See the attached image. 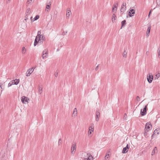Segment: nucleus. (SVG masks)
Masks as SVG:
<instances>
[{"label": "nucleus", "mask_w": 160, "mask_h": 160, "mask_svg": "<svg viewBox=\"0 0 160 160\" xmlns=\"http://www.w3.org/2000/svg\"><path fill=\"white\" fill-rule=\"evenodd\" d=\"M38 37L37 36H36V38H35V40L34 41V46H36L38 43L39 42V41H38Z\"/></svg>", "instance_id": "4468645a"}, {"label": "nucleus", "mask_w": 160, "mask_h": 160, "mask_svg": "<svg viewBox=\"0 0 160 160\" xmlns=\"http://www.w3.org/2000/svg\"><path fill=\"white\" fill-rule=\"evenodd\" d=\"M0 86L2 89L4 88V85L3 83H0Z\"/></svg>", "instance_id": "473e14b6"}, {"label": "nucleus", "mask_w": 160, "mask_h": 160, "mask_svg": "<svg viewBox=\"0 0 160 160\" xmlns=\"http://www.w3.org/2000/svg\"><path fill=\"white\" fill-rule=\"evenodd\" d=\"M135 10L133 9H132L130 10L129 12L128 15L130 17L133 16L135 13Z\"/></svg>", "instance_id": "1a4fd4ad"}, {"label": "nucleus", "mask_w": 160, "mask_h": 160, "mask_svg": "<svg viewBox=\"0 0 160 160\" xmlns=\"http://www.w3.org/2000/svg\"><path fill=\"white\" fill-rule=\"evenodd\" d=\"M30 69H32V70H33V72L34 70V69H35V68H30Z\"/></svg>", "instance_id": "4d7b16f0"}, {"label": "nucleus", "mask_w": 160, "mask_h": 160, "mask_svg": "<svg viewBox=\"0 0 160 160\" xmlns=\"http://www.w3.org/2000/svg\"><path fill=\"white\" fill-rule=\"evenodd\" d=\"M38 92L39 93L41 94L42 92V88L39 87L38 88Z\"/></svg>", "instance_id": "5701e85b"}, {"label": "nucleus", "mask_w": 160, "mask_h": 160, "mask_svg": "<svg viewBox=\"0 0 160 160\" xmlns=\"http://www.w3.org/2000/svg\"><path fill=\"white\" fill-rule=\"evenodd\" d=\"M148 105L145 106L143 108V110L141 109V110L140 114L141 115L143 116L145 115L147 113V108Z\"/></svg>", "instance_id": "20e7f679"}, {"label": "nucleus", "mask_w": 160, "mask_h": 160, "mask_svg": "<svg viewBox=\"0 0 160 160\" xmlns=\"http://www.w3.org/2000/svg\"><path fill=\"white\" fill-rule=\"evenodd\" d=\"M160 132V130L159 128L156 129L153 132V133L152 136V139L153 138L157 136V135L159 134V132Z\"/></svg>", "instance_id": "f257e3e1"}, {"label": "nucleus", "mask_w": 160, "mask_h": 160, "mask_svg": "<svg viewBox=\"0 0 160 160\" xmlns=\"http://www.w3.org/2000/svg\"><path fill=\"white\" fill-rule=\"evenodd\" d=\"M59 49H57V51H59Z\"/></svg>", "instance_id": "052dcab7"}, {"label": "nucleus", "mask_w": 160, "mask_h": 160, "mask_svg": "<svg viewBox=\"0 0 160 160\" xmlns=\"http://www.w3.org/2000/svg\"><path fill=\"white\" fill-rule=\"evenodd\" d=\"M77 109L76 108H75L73 110L72 115L74 116L77 115Z\"/></svg>", "instance_id": "6ab92c4d"}, {"label": "nucleus", "mask_w": 160, "mask_h": 160, "mask_svg": "<svg viewBox=\"0 0 160 160\" xmlns=\"http://www.w3.org/2000/svg\"><path fill=\"white\" fill-rule=\"evenodd\" d=\"M31 13L30 9V8H28L27 9L26 11V14L27 15H29Z\"/></svg>", "instance_id": "4be33fe9"}, {"label": "nucleus", "mask_w": 160, "mask_h": 160, "mask_svg": "<svg viewBox=\"0 0 160 160\" xmlns=\"http://www.w3.org/2000/svg\"><path fill=\"white\" fill-rule=\"evenodd\" d=\"M28 15L26 14V16H25V21H26L27 19H28Z\"/></svg>", "instance_id": "ea45409f"}, {"label": "nucleus", "mask_w": 160, "mask_h": 160, "mask_svg": "<svg viewBox=\"0 0 160 160\" xmlns=\"http://www.w3.org/2000/svg\"><path fill=\"white\" fill-rule=\"evenodd\" d=\"M153 150H157V148L156 147H155Z\"/></svg>", "instance_id": "5fc2aeb1"}, {"label": "nucleus", "mask_w": 160, "mask_h": 160, "mask_svg": "<svg viewBox=\"0 0 160 160\" xmlns=\"http://www.w3.org/2000/svg\"><path fill=\"white\" fill-rule=\"evenodd\" d=\"M153 77L152 75H151L150 74L147 76V80L149 83H151L152 82Z\"/></svg>", "instance_id": "423d86ee"}, {"label": "nucleus", "mask_w": 160, "mask_h": 160, "mask_svg": "<svg viewBox=\"0 0 160 160\" xmlns=\"http://www.w3.org/2000/svg\"><path fill=\"white\" fill-rule=\"evenodd\" d=\"M51 4H49L47 5L46 6V8L48 9H49L50 8Z\"/></svg>", "instance_id": "c9c22d12"}, {"label": "nucleus", "mask_w": 160, "mask_h": 160, "mask_svg": "<svg viewBox=\"0 0 160 160\" xmlns=\"http://www.w3.org/2000/svg\"><path fill=\"white\" fill-rule=\"evenodd\" d=\"M110 155V151H109L107 152L106 155L105 157V158L104 159V160H107V159H109Z\"/></svg>", "instance_id": "9b49d317"}, {"label": "nucleus", "mask_w": 160, "mask_h": 160, "mask_svg": "<svg viewBox=\"0 0 160 160\" xmlns=\"http://www.w3.org/2000/svg\"><path fill=\"white\" fill-rule=\"evenodd\" d=\"M92 131H89L88 132V133L89 134H91L92 133Z\"/></svg>", "instance_id": "864d4df0"}, {"label": "nucleus", "mask_w": 160, "mask_h": 160, "mask_svg": "<svg viewBox=\"0 0 160 160\" xmlns=\"http://www.w3.org/2000/svg\"><path fill=\"white\" fill-rule=\"evenodd\" d=\"M71 14V12L70 10L67 9L66 13V17H69L70 15Z\"/></svg>", "instance_id": "f3484780"}, {"label": "nucleus", "mask_w": 160, "mask_h": 160, "mask_svg": "<svg viewBox=\"0 0 160 160\" xmlns=\"http://www.w3.org/2000/svg\"><path fill=\"white\" fill-rule=\"evenodd\" d=\"M84 157V160H92L93 157L90 153H87Z\"/></svg>", "instance_id": "f03ea898"}, {"label": "nucleus", "mask_w": 160, "mask_h": 160, "mask_svg": "<svg viewBox=\"0 0 160 160\" xmlns=\"http://www.w3.org/2000/svg\"><path fill=\"white\" fill-rule=\"evenodd\" d=\"M151 12V10L150 11V12H149V14H148V15L149 17V15H150V14Z\"/></svg>", "instance_id": "bf43d9fd"}, {"label": "nucleus", "mask_w": 160, "mask_h": 160, "mask_svg": "<svg viewBox=\"0 0 160 160\" xmlns=\"http://www.w3.org/2000/svg\"><path fill=\"white\" fill-rule=\"evenodd\" d=\"M39 18V16L38 15H37L35 17V18H33L34 20H33L32 22L34 21L35 20H36L38 19Z\"/></svg>", "instance_id": "a878e982"}, {"label": "nucleus", "mask_w": 160, "mask_h": 160, "mask_svg": "<svg viewBox=\"0 0 160 160\" xmlns=\"http://www.w3.org/2000/svg\"><path fill=\"white\" fill-rule=\"evenodd\" d=\"M127 48H124L123 52L122 55L124 58H126L127 56V52H126Z\"/></svg>", "instance_id": "dca6fc26"}, {"label": "nucleus", "mask_w": 160, "mask_h": 160, "mask_svg": "<svg viewBox=\"0 0 160 160\" xmlns=\"http://www.w3.org/2000/svg\"><path fill=\"white\" fill-rule=\"evenodd\" d=\"M89 131H91L92 132L94 130V126L93 125H92L91 127L89 128Z\"/></svg>", "instance_id": "393cba45"}, {"label": "nucleus", "mask_w": 160, "mask_h": 160, "mask_svg": "<svg viewBox=\"0 0 160 160\" xmlns=\"http://www.w3.org/2000/svg\"><path fill=\"white\" fill-rule=\"evenodd\" d=\"M150 30H151V25H149L148 26L147 30V32H146V36L147 37H148V36L149 35Z\"/></svg>", "instance_id": "9d476101"}, {"label": "nucleus", "mask_w": 160, "mask_h": 160, "mask_svg": "<svg viewBox=\"0 0 160 160\" xmlns=\"http://www.w3.org/2000/svg\"><path fill=\"white\" fill-rule=\"evenodd\" d=\"M129 146L128 144H127L126 147L123 148L122 150H127V149L129 148Z\"/></svg>", "instance_id": "c85d7f7f"}, {"label": "nucleus", "mask_w": 160, "mask_h": 160, "mask_svg": "<svg viewBox=\"0 0 160 160\" xmlns=\"http://www.w3.org/2000/svg\"><path fill=\"white\" fill-rule=\"evenodd\" d=\"M62 139L61 138L59 139L58 140V145L59 146V145H61L62 144Z\"/></svg>", "instance_id": "7c9ffc66"}, {"label": "nucleus", "mask_w": 160, "mask_h": 160, "mask_svg": "<svg viewBox=\"0 0 160 160\" xmlns=\"http://www.w3.org/2000/svg\"><path fill=\"white\" fill-rule=\"evenodd\" d=\"M147 135H148V133H147V132H145V133H144V136L145 137H146L147 136Z\"/></svg>", "instance_id": "79ce46f5"}, {"label": "nucleus", "mask_w": 160, "mask_h": 160, "mask_svg": "<svg viewBox=\"0 0 160 160\" xmlns=\"http://www.w3.org/2000/svg\"><path fill=\"white\" fill-rule=\"evenodd\" d=\"M157 6L160 7V0H157Z\"/></svg>", "instance_id": "cd10ccee"}, {"label": "nucleus", "mask_w": 160, "mask_h": 160, "mask_svg": "<svg viewBox=\"0 0 160 160\" xmlns=\"http://www.w3.org/2000/svg\"><path fill=\"white\" fill-rule=\"evenodd\" d=\"M116 17L115 15L114 14H113L112 15V21L113 22H114L113 19H114V20L115 21V20L116 19L115 18Z\"/></svg>", "instance_id": "bb28decb"}, {"label": "nucleus", "mask_w": 160, "mask_h": 160, "mask_svg": "<svg viewBox=\"0 0 160 160\" xmlns=\"http://www.w3.org/2000/svg\"><path fill=\"white\" fill-rule=\"evenodd\" d=\"M29 100V98L25 96H23L21 98V101L22 103H26L25 102H27L28 103V101Z\"/></svg>", "instance_id": "7ed1b4c3"}, {"label": "nucleus", "mask_w": 160, "mask_h": 160, "mask_svg": "<svg viewBox=\"0 0 160 160\" xmlns=\"http://www.w3.org/2000/svg\"><path fill=\"white\" fill-rule=\"evenodd\" d=\"M76 143H73L72 146L71 150H76Z\"/></svg>", "instance_id": "412c9836"}, {"label": "nucleus", "mask_w": 160, "mask_h": 160, "mask_svg": "<svg viewBox=\"0 0 160 160\" xmlns=\"http://www.w3.org/2000/svg\"><path fill=\"white\" fill-rule=\"evenodd\" d=\"M123 147H122V146H119V147L120 149H122V148Z\"/></svg>", "instance_id": "13d9d810"}, {"label": "nucleus", "mask_w": 160, "mask_h": 160, "mask_svg": "<svg viewBox=\"0 0 160 160\" xmlns=\"http://www.w3.org/2000/svg\"><path fill=\"white\" fill-rule=\"evenodd\" d=\"M12 85H11V82H9L8 84V87H9L11 86Z\"/></svg>", "instance_id": "8fccbe9b"}, {"label": "nucleus", "mask_w": 160, "mask_h": 160, "mask_svg": "<svg viewBox=\"0 0 160 160\" xmlns=\"http://www.w3.org/2000/svg\"><path fill=\"white\" fill-rule=\"evenodd\" d=\"M99 65V64H98V66L95 68V70L96 71H97L98 70Z\"/></svg>", "instance_id": "a18cd8bd"}, {"label": "nucleus", "mask_w": 160, "mask_h": 160, "mask_svg": "<svg viewBox=\"0 0 160 160\" xmlns=\"http://www.w3.org/2000/svg\"><path fill=\"white\" fill-rule=\"evenodd\" d=\"M45 37H44V36H42V37L41 38H40V41H41V40H44V39H45Z\"/></svg>", "instance_id": "58836bf2"}, {"label": "nucleus", "mask_w": 160, "mask_h": 160, "mask_svg": "<svg viewBox=\"0 0 160 160\" xmlns=\"http://www.w3.org/2000/svg\"><path fill=\"white\" fill-rule=\"evenodd\" d=\"M12 81L13 82V84L17 85L19 83V79H15Z\"/></svg>", "instance_id": "2eb2a0df"}, {"label": "nucleus", "mask_w": 160, "mask_h": 160, "mask_svg": "<svg viewBox=\"0 0 160 160\" xmlns=\"http://www.w3.org/2000/svg\"><path fill=\"white\" fill-rule=\"evenodd\" d=\"M96 120L97 121H98L100 117V112L99 109H97L96 112Z\"/></svg>", "instance_id": "6e6552de"}, {"label": "nucleus", "mask_w": 160, "mask_h": 160, "mask_svg": "<svg viewBox=\"0 0 160 160\" xmlns=\"http://www.w3.org/2000/svg\"><path fill=\"white\" fill-rule=\"evenodd\" d=\"M126 24V21L124 20L121 22V28L124 27Z\"/></svg>", "instance_id": "aec40b11"}, {"label": "nucleus", "mask_w": 160, "mask_h": 160, "mask_svg": "<svg viewBox=\"0 0 160 160\" xmlns=\"http://www.w3.org/2000/svg\"><path fill=\"white\" fill-rule=\"evenodd\" d=\"M10 82H11V85L13 84V82H12V81H11Z\"/></svg>", "instance_id": "6e6d98bb"}, {"label": "nucleus", "mask_w": 160, "mask_h": 160, "mask_svg": "<svg viewBox=\"0 0 160 160\" xmlns=\"http://www.w3.org/2000/svg\"><path fill=\"white\" fill-rule=\"evenodd\" d=\"M67 33V32H63L62 33V34L63 35H65Z\"/></svg>", "instance_id": "de8ad7c7"}, {"label": "nucleus", "mask_w": 160, "mask_h": 160, "mask_svg": "<svg viewBox=\"0 0 160 160\" xmlns=\"http://www.w3.org/2000/svg\"><path fill=\"white\" fill-rule=\"evenodd\" d=\"M150 125L148 122L147 123L145 126V130L148 131L150 128L149 126Z\"/></svg>", "instance_id": "ddd939ff"}, {"label": "nucleus", "mask_w": 160, "mask_h": 160, "mask_svg": "<svg viewBox=\"0 0 160 160\" xmlns=\"http://www.w3.org/2000/svg\"><path fill=\"white\" fill-rule=\"evenodd\" d=\"M136 99L138 101H139L140 99V98L139 96H137L136 97Z\"/></svg>", "instance_id": "49530a36"}, {"label": "nucleus", "mask_w": 160, "mask_h": 160, "mask_svg": "<svg viewBox=\"0 0 160 160\" xmlns=\"http://www.w3.org/2000/svg\"><path fill=\"white\" fill-rule=\"evenodd\" d=\"M32 69H29L26 72V75L27 77L29 76L33 72Z\"/></svg>", "instance_id": "0eeeda50"}, {"label": "nucleus", "mask_w": 160, "mask_h": 160, "mask_svg": "<svg viewBox=\"0 0 160 160\" xmlns=\"http://www.w3.org/2000/svg\"><path fill=\"white\" fill-rule=\"evenodd\" d=\"M155 153V151H152V152L151 155L152 156Z\"/></svg>", "instance_id": "a19ab883"}, {"label": "nucleus", "mask_w": 160, "mask_h": 160, "mask_svg": "<svg viewBox=\"0 0 160 160\" xmlns=\"http://www.w3.org/2000/svg\"><path fill=\"white\" fill-rule=\"evenodd\" d=\"M118 6V3H117L115 4H114L113 5V7L112 9V12H114L115 10L116 11H117V7Z\"/></svg>", "instance_id": "f8f14e48"}, {"label": "nucleus", "mask_w": 160, "mask_h": 160, "mask_svg": "<svg viewBox=\"0 0 160 160\" xmlns=\"http://www.w3.org/2000/svg\"><path fill=\"white\" fill-rule=\"evenodd\" d=\"M75 151H71V153L73 155L75 153Z\"/></svg>", "instance_id": "c03bdc74"}, {"label": "nucleus", "mask_w": 160, "mask_h": 160, "mask_svg": "<svg viewBox=\"0 0 160 160\" xmlns=\"http://www.w3.org/2000/svg\"><path fill=\"white\" fill-rule=\"evenodd\" d=\"M47 55L48 54V50H45L43 51L42 53V55Z\"/></svg>", "instance_id": "c756f323"}, {"label": "nucleus", "mask_w": 160, "mask_h": 160, "mask_svg": "<svg viewBox=\"0 0 160 160\" xmlns=\"http://www.w3.org/2000/svg\"><path fill=\"white\" fill-rule=\"evenodd\" d=\"M155 79H157L160 76V72H158V73L156 75Z\"/></svg>", "instance_id": "b1692460"}, {"label": "nucleus", "mask_w": 160, "mask_h": 160, "mask_svg": "<svg viewBox=\"0 0 160 160\" xmlns=\"http://www.w3.org/2000/svg\"><path fill=\"white\" fill-rule=\"evenodd\" d=\"M128 151H122V153H126Z\"/></svg>", "instance_id": "37998d69"}, {"label": "nucleus", "mask_w": 160, "mask_h": 160, "mask_svg": "<svg viewBox=\"0 0 160 160\" xmlns=\"http://www.w3.org/2000/svg\"><path fill=\"white\" fill-rule=\"evenodd\" d=\"M47 55H43V54H42V58L43 59H45V58H47V57H46V56Z\"/></svg>", "instance_id": "4c0bfd02"}, {"label": "nucleus", "mask_w": 160, "mask_h": 160, "mask_svg": "<svg viewBox=\"0 0 160 160\" xmlns=\"http://www.w3.org/2000/svg\"><path fill=\"white\" fill-rule=\"evenodd\" d=\"M22 52L23 53H24L26 51V49L24 47H23L22 49Z\"/></svg>", "instance_id": "2f4dec72"}, {"label": "nucleus", "mask_w": 160, "mask_h": 160, "mask_svg": "<svg viewBox=\"0 0 160 160\" xmlns=\"http://www.w3.org/2000/svg\"><path fill=\"white\" fill-rule=\"evenodd\" d=\"M10 0H6V2L7 3H8L10 2Z\"/></svg>", "instance_id": "3c124183"}, {"label": "nucleus", "mask_w": 160, "mask_h": 160, "mask_svg": "<svg viewBox=\"0 0 160 160\" xmlns=\"http://www.w3.org/2000/svg\"><path fill=\"white\" fill-rule=\"evenodd\" d=\"M158 56L160 58V47L158 48Z\"/></svg>", "instance_id": "72a5a7b5"}, {"label": "nucleus", "mask_w": 160, "mask_h": 160, "mask_svg": "<svg viewBox=\"0 0 160 160\" xmlns=\"http://www.w3.org/2000/svg\"><path fill=\"white\" fill-rule=\"evenodd\" d=\"M126 3H123L122 4L120 10V11L121 12H123L124 11H125L126 8Z\"/></svg>", "instance_id": "39448f33"}, {"label": "nucleus", "mask_w": 160, "mask_h": 160, "mask_svg": "<svg viewBox=\"0 0 160 160\" xmlns=\"http://www.w3.org/2000/svg\"><path fill=\"white\" fill-rule=\"evenodd\" d=\"M32 0H28L27 2V4L28 5L30 4L32 2Z\"/></svg>", "instance_id": "f704fd0d"}, {"label": "nucleus", "mask_w": 160, "mask_h": 160, "mask_svg": "<svg viewBox=\"0 0 160 160\" xmlns=\"http://www.w3.org/2000/svg\"><path fill=\"white\" fill-rule=\"evenodd\" d=\"M127 116V114L126 113H125L124 114V118H125V119H126Z\"/></svg>", "instance_id": "09e8293b"}, {"label": "nucleus", "mask_w": 160, "mask_h": 160, "mask_svg": "<svg viewBox=\"0 0 160 160\" xmlns=\"http://www.w3.org/2000/svg\"><path fill=\"white\" fill-rule=\"evenodd\" d=\"M58 72L57 71H56L54 74V75L55 77H57L58 76Z\"/></svg>", "instance_id": "e433bc0d"}, {"label": "nucleus", "mask_w": 160, "mask_h": 160, "mask_svg": "<svg viewBox=\"0 0 160 160\" xmlns=\"http://www.w3.org/2000/svg\"><path fill=\"white\" fill-rule=\"evenodd\" d=\"M41 31H38V34L37 36L38 37V41H40V38L41 36Z\"/></svg>", "instance_id": "a211bd4d"}, {"label": "nucleus", "mask_w": 160, "mask_h": 160, "mask_svg": "<svg viewBox=\"0 0 160 160\" xmlns=\"http://www.w3.org/2000/svg\"><path fill=\"white\" fill-rule=\"evenodd\" d=\"M30 19H31V21L32 22V21L33 20H34V19H32V17H30Z\"/></svg>", "instance_id": "603ef678"}]
</instances>
